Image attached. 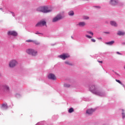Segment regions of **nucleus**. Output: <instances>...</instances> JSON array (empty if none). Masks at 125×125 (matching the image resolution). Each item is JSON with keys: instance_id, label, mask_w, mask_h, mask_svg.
Wrapping results in <instances>:
<instances>
[{"instance_id": "2", "label": "nucleus", "mask_w": 125, "mask_h": 125, "mask_svg": "<svg viewBox=\"0 0 125 125\" xmlns=\"http://www.w3.org/2000/svg\"><path fill=\"white\" fill-rule=\"evenodd\" d=\"M26 53L31 56L36 57L38 55V51L33 49H28L26 50Z\"/></svg>"}, {"instance_id": "29", "label": "nucleus", "mask_w": 125, "mask_h": 125, "mask_svg": "<svg viewBox=\"0 0 125 125\" xmlns=\"http://www.w3.org/2000/svg\"><path fill=\"white\" fill-rule=\"evenodd\" d=\"M84 19H86V20H87L88 19H89V18L88 17H85Z\"/></svg>"}, {"instance_id": "19", "label": "nucleus", "mask_w": 125, "mask_h": 125, "mask_svg": "<svg viewBox=\"0 0 125 125\" xmlns=\"http://www.w3.org/2000/svg\"><path fill=\"white\" fill-rule=\"evenodd\" d=\"M74 112V108L73 107L70 108L68 110V113H73Z\"/></svg>"}, {"instance_id": "32", "label": "nucleus", "mask_w": 125, "mask_h": 125, "mask_svg": "<svg viewBox=\"0 0 125 125\" xmlns=\"http://www.w3.org/2000/svg\"><path fill=\"white\" fill-rule=\"evenodd\" d=\"M98 40H102V38H98Z\"/></svg>"}, {"instance_id": "30", "label": "nucleus", "mask_w": 125, "mask_h": 125, "mask_svg": "<svg viewBox=\"0 0 125 125\" xmlns=\"http://www.w3.org/2000/svg\"><path fill=\"white\" fill-rule=\"evenodd\" d=\"M98 62H99V63H103V61H98Z\"/></svg>"}, {"instance_id": "8", "label": "nucleus", "mask_w": 125, "mask_h": 125, "mask_svg": "<svg viewBox=\"0 0 125 125\" xmlns=\"http://www.w3.org/2000/svg\"><path fill=\"white\" fill-rule=\"evenodd\" d=\"M62 18H63L62 16L58 15L53 19L52 21L53 22H57V21H59V20H61V19H62Z\"/></svg>"}, {"instance_id": "22", "label": "nucleus", "mask_w": 125, "mask_h": 125, "mask_svg": "<svg viewBox=\"0 0 125 125\" xmlns=\"http://www.w3.org/2000/svg\"><path fill=\"white\" fill-rule=\"evenodd\" d=\"M64 87H70V84H64Z\"/></svg>"}, {"instance_id": "14", "label": "nucleus", "mask_w": 125, "mask_h": 125, "mask_svg": "<svg viewBox=\"0 0 125 125\" xmlns=\"http://www.w3.org/2000/svg\"><path fill=\"white\" fill-rule=\"evenodd\" d=\"M64 63L65 64H66V65H69V66H74V64L68 61H66Z\"/></svg>"}, {"instance_id": "17", "label": "nucleus", "mask_w": 125, "mask_h": 125, "mask_svg": "<svg viewBox=\"0 0 125 125\" xmlns=\"http://www.w3.org/2000/svg\"><path fill=\"white\" fill-rule=\"evenodd\" d=\"M74 14V11H70V12H68V15H69V16H73Z\"/></svg>"}, {"instance_id": "11", "label": "nucleus", "mask_w": 125, "mask_h": 125, "mask_svg": "<svg viewBox=\"0 0 125 125\" xmlns=\"http://www.w3.org/2000/svg\"><path fill=\"white\" fill-rule=\"evenodd\" d=\"M3 89L5 92H8L9 91V87L6 85L3 86Z\"/></svg>"}, {"instance_id": "18", "label": "nucleus", "mask_w": 125, "mask_h": 125, "mask_svg": "<svg viewBox=\"0 0 125 125\" xmlns=\"http://www.w3.org/2000/svg\"><path fill=\"white\" fill-rule=\"evenodd\" d=\"M114 42H115L114 41H111V42H106L105 43L106 44H109L110 45H112V44H113Z\"/></svg>"}, {"instance_id": "33", "label": "nucleus", "mask_w": 125, "mask_h": 125, "mask_svg": "<svg viewBox=\"0 0 125 125\" xmlns=\"http://www.w3.org/2000/svg\"><path fill=\"white\" fill-rule=\"evenodd\" d=\"M117 54H121V53H120V52H117Z\"/></svg>"}, {"instance_id": "4", "label": "nucleus", "mask_w": 125, "mask_h": 125, "mask_svg": "<svg viewBox=\"0 0 125 125\" xmlns=\"http://www.w3.org/2000/svg\"><path fill=\"white\" fill-rule=\"evenodd\" d=\"M18 64V62L17 61L15 60H11L9 62V66L10 68H14L15 66H17V65Z\"/></svg>"}, {"instance_id": "5", "label": "nucleus", "mask_w": 125, "mask_h": 125, "mask_svg": "<svg viewBox=\"0 0 125 125\" xmlns=\"http://www.w3.org/2000/svg\"><path fill=\"white\" fill-rule=\"evenodd\" d=\"M42 26H46V21H41L36 25V27H42Z\"/></svg>"}, {"instance_id": "3", "label": "nucleus", "mask_w": 125, "mask_h": 125, "mask_svg": "<svg viewBox=\"0 0 125 125\" xmlns=\"http://www.w3.org/2000/svg\"><path fill=\"white\" fill-rule=\"evenodd\" d=\"M37 10L41 12H43V13H47L51 11V10L49 9L47 7H40L37 9Z\"/></svg>"}, {"instance_id": "10", "label": "nucleus", "mask_w": 125, "mask_h": 125, "mask_svg": "<svg viewBox=\"0 0 125 125\" xmlns=\"http://www.w3.org/2000/svg\"><path fill=\"white\" fill-rule=\"evenodd\" d=\"M95 110L92 109V108H90L89 109H87L86 111V114H88V115H91L93 112H94Z\"/></svg>"}, {"instance_id": "20", "label": "nucleus", "mask_w": 125, "mask_h": 125, "mask_svg": "<svg viewBox=\"0 0 125 125\" xmlns=\"http://www.w3.org/2000/svg\"><path fill=\"white\" fill-rule=\"evenodd\" d=\"M2 107H3V108H4L5 109H7V105L5 104H3Z\"/></svg>"}, {"instance_id": "16", "label": "nucleus", "mask_w": 125, "mask_h": 125, "mask_svg": "<svg viewBox=\"0 0 125 125\" xmlns=\"http://www.w3.org/2000/svg\"><path fill=\"white\" fill-rule=\"evenodd\" d=\"M110 24L112 25V26H114L115 27H116L117 26V23H116L115 21H111Z\"/></svg>"}, {"instance_id": "21", "label": "nucleus", "mask_w": 125, "mask_h": 125, "mask_svg": "<svg viewBox=\"0 0 125 125\" xmlns=\"http://www.w3.org/2000/svg\"><path fill=\"white\" fill-rule=\"evenodd\" d=\"M116 82H117V83H120V84H123V83H122V82H121V81L119 80H115Z\"/></svg>"}, {"instance_id": "31", "label": "nucleus", "mask_w": 125, "mask_h": 125, "mask_svg": "<svg viewBox=\"0 0 125 125\" xmlns=\"http://www.w3.org/2000/svg\"><path fill=\"white\" fill-rule=\"evenodd\" d=\"M36 35H38L39 34H41L40 32H37L36 33H35Z\"/></svg>"}, {"instance_id": "34", "label": "nucleus", "mask_w": 125, "mask_h": 125, "mask_svg": "<svg viewBox=\"0 0 125 125\" xmlns=\"http://www.w3.org/2000/svg\"><path fill=\"white\" fill-rule=\"evenodd\" d=\"M106 34H110V32H106Z\"/></svg>"}, {"instance_id": "12", "label": "nucleus", "mask_w": 125, "mask_h": 125, "mask_svg": "<svg viewBox=\"0 0 125 125\" xmlns=\"http://www.w3.org/2000/svg\"><path fill=\"white\" fill-rule=\"evenodd\" d=\"M110 3L112 5H116L118 3V0H111Z\"/></svg>"}, {"instance_id": "35", "label": "nucleus", "mask_w": 125, "mask_h": 125, "mask_svg": "<svg viewBox=\"0 0 125 125\" xmlns=\"http://www.w3.org/2000/svg\"><path fill=\"white\" fill-rule=\"evenodd\" d=\"M122 111H124V109H123Z\"/></svg>"}, {"instance_id": "9", "label": "nucleus", "mask_w": 125, "mask_h": 125, "mask_svg": "<svg viewBox=\"0 0 125 125\" xmlns=\"http://www.w3.org/2000/svg\"><path fill=\"white\" fill-rule=\"evenodd\" d=\"M48 79H49L50 80H53L54 81L55 80H56V77L55 75L52 73H50L48 75Z\"/></svg>"}, {"instance_id": "27", "label": "nucleus", "mask_w": 125, "mask_h": 125, "mask_svg": "<svg viewBox=\"0 0 125 125\" xmlns=\"http://www.w3.org/2000/svg\"><path fill=\"white\" fill-rule=\"evenodd\" d=\"M91 42H96V40H95V39H92L91 40Z\"/></svg>"}, {"instance_id": "6", "label": "nucleus", "mask_w": 125, "mask_h": 125, "mask_svg": "<svg viewBox=\"0 0 125 125\" xmlns=\"http://www.w3.org/2000/svg\"><path fill=\"white\" fill-rule=\"evenodd\" d=\"M58 57L62 60H65L66 58H69L70 57V55L68 54H63L62 55L58 56Z\"/></svg>"}, {"instance_id": "24", "label": "nucleus", "mask_w": 125, "mask_h": 125, "mask_svg": "<svg viewBox=\"0 0 125 125\" xmlns=\"http://www.w3.org/2000/svg\"><path fill=\"white\" fill-rule=\"evenodd\" d=\"M33 42H34V43L35 44H37V45H38L39 44H40V42H38L37 41H34Z\"/></svg>"}, {"instance_id": "28", "label": "nucleus", "mask_w": 125, "mask_h": 125, "mask_svg": "<svg viewBox=\"0 0 125 125\" xmlns=\"http://www.w3.org/2000/svg\"><path fill=\"white\" fill-rule=\"evenodd\" d=\"M122 116H123V118H125V113L124 112H123L122 113Z\"/></svg>"}, {"instance_id": "26", "label": "nucleus", "mask_w": 125, "mask_h": 125, "mask_svg": "<svg viewBox=\"0 0 125 125\" xmlns=\"http://www.w3.org/2000/svg\"><path fill=\"white\" fill-rule=\"evenodd\" d=\"M26 42H34V41L31 40H27Z\"/></svg>"}, {"instance_id": "15", "label": "nucleus", "mask_w": 125, "mask_h": 125, "mask_svg": "<svg viewBox=\"0 0 125 125\" xmlns=\"http://www.w3.org/2000/svg\"><path fill=\"white\" fill-rule=\"evenodd\" d=\"M117 35H118L119 36H124V35H125V32L122 31H119L117 33Z\"/></svg>"}, {"instance_id": "13", "label": "nucleus", "mask_w": 125, "mask_h": 125, "mask_svg": "<svg viewBox=\"0 0 125 125\" xmlns=\"http://www.w3.org/2000/svg\"><path fill=\"white\" fill-rule=\"evenodd\" d=\"M86 24L85 23V22L82 21V22H80L78 23V25L79 27H84Z\"/></svg>"}, {"instance_id": "7", "label": "nucleus", "mask_w": 125, "mask_h": 125, "mask_svg": "<svg viewBox=\"0 0 125 125\" xmlns=\"http://www.w3.org/2000/svg\"><path fill=\"white\" fill-rule=\"evenodd\" d=\"M8 36H13L14 37H17L18 34L15 31H9L7 32Z\"/></svg>"}, {"instance_id": "1", "label": "nucleus", "mask_w": 125, "mask_h": 125, "mask_svg": "<svg viewBox=\"0 0 125 125\" xmlns=\"http://www.w3.org/2000/svg\"><path fill=\"white\" fill-rule=\"evenodd\" d=\"M90 89L93 93L96 94V95H98L99 96H103L104 95V93L103 91L97 89V87L95 86V85H92L90 87Z\"/></svg>"}, {"instance_id": "23", "label": "nucleus", "mask_w": 125, "mask_h": 125, "mask_svg": "<svg viewBox=\"0 0 125 125\" xmlns=\"http://www.w3.org/2000/svg\"><path fill=\"white\" fill-rule=\"evenodd\" d=\"M85 37H86V38H87L88 39H91L92 38V37L87 35H86Z\"/></svg>"}, {"instance_id": "25", "label": "nucleus", "mask_w": 125, "mask_h": 125, "mask_svg": "<svg viewBox=\"0 0 125 125\" xmlns=\"http://www.w3.org/2000/svg\"><path fill=\"white\" fill-rule=\"evenodd\" d=\"M87 33L90 35H92V36H93V33L91 31H87Z\"/></svg>"}]
</instances>
